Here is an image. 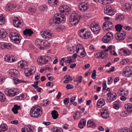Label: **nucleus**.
Returning a JSON list of instances; mask_svg holds the SVG:
<instances>
[{"label": "nucleus", "mask_w": 132, "mask_h": 132, "mask_svg": "<svg viewBox=\"0 0 132 132\" xmlns=\"http://www.w3.org/2000/svg\"><path fill=\"white\" fill-rule=\"evenodd\" d=\"M107 95L108 96L107 99L108 101L109 102L115 100L117 97V94L114 93H112L109 92L107 93Z\"/></svg>", "instance_id": "nucleus-15"}, {"label": "nucleus", "mask_w": 132, "mask_h": 132, "mask_svg": "<svg viewBox=\"0 0 132 132\" xmlns=\"http://www.w3.org/2000/svg\"><path fill=\"white\" fill-rule=\"evenodd\" d=\"M132 75V68L131 67H126L123 70L122 75L126 77H130Z\"/></svg>", "instance_id": "nucleus-9"}, {"label": "nucleus", "mask_w": 132, "mask_h": 132, "mask_svg": "<svg viewBox=\"0 0 132 132\" xmlns=\"http://www.w3.org/2000/svg\"><path fill=\"white\" fill-rule=\"evenodd\" d=\"M7 129V125L5 123L1 124L0 126V132H4L6 131Z\"/></svg>", "instance_id": "nucleus-29"}, {"label": "nucleus", "mask_w": 132, "mask_h": 132, "mask_svg": "<svg viewBox=\"0 0 132 132\" xmlns=\"http://www.w3.org/2000/svg\"><path fill=\"white\" fill-rule=\"evenodd\" d=\"M42 41L39 39H37L35 41V44L37 46H40L42 45Z\"/></svg>", "instance_id": "nucleus-50"}, {"label": "nucleus", "mask_w": 132, "mask_h": 132, "mask_svg": "<svg viewBox=\"0 0 132 132\" xmlns=\"http://www.w3.org/2000/svg\"><path fill=\"white\" fill-rule=\"evenodd\" d=\"M51 114L52 118L54 119H56L59 116L57 112L55 110H54L52 112Z\"/></svg>", "instance_id": "nucleus-34"}, {"label": "nucleus", "mask_w": 132, "mask_h": 132, "mask_svg": "<svg viewBox=\"0 0 132 132\" xmlns=\"http://www.w3.org/2000/svg\"><path fill=\"white\" fill-rule=\"evenodd\" d=\"M101 116L102 117L106 119L108 118L109 116V112L108 110H103L101 112Z\"/></svg>", "instance_id": "nucleus-18"}, {"label": "nucleus", "mask_w": 132, "mask_h": 132, "mask_svg": "<svg viewBox=\"0 0 132 132\" xmlns=\"http://www.w3.org/2000/svg\"><path fill=\"white\" fill-rule=\"evenodd\" d=\"M11 97H13L19 93L18 89L16 88H10Z\"/></svg>", "instance_id": "nucleus-19"}, {"label": "nucleus", "mask_w": 132, "mask_h": 132, "mask_svg": "<svg viewBox=\"0 0 132 132\" xmlns=\"http://www.w3.org/2000/svg\"><path fill=\"white\" fill-rule=\"evenodd\" d=\"M127 111H122L120 113V116L124 117L127 116L128 115V114L127 113Z\"/></svg>", "instance_id": "nucleus-52"}, {"label": "nucleus", "mask_w": 132, "mask_h": 132, "mask_svg": "<svg viewBox=\"0 0 132 132\" xmlns=\"http://www.w3.org/2000/svg\"><path fill=\"white\" fill-rule=\"evenodd\" d=\"M11 56H10L9 55H6L5 57V60L8 62L11 63Z\"/></svg>", "instance_id": "nucleus-47"}, {"label": "nucleus", "mask_w": 132, "mask_h": 132, "mask_svg": "<svg viewBox=\"0 0 132 132\" xmlns=\"http://www.w3.org/2000/svg\"><path fill=\"white\" fill-rule=\"evenodd\" d=\"M105 104L104 100L103 98H101L97 102V106L100 108L103 106Z\"/></svg>", "instance_id": "nucleus-25"}, {"label": "nucleus", "mask_w": 132, "mask_h": 132, "mask_svg": "<svg viewBox=\"0 0 132 132\" xmlns=\"http://www.w3.org/2000/svg\"><path fill=\"white\" fill-rule=\"evenodd\" d=\"M14 26L16 27H21L22 26V24L20 20L17 17L15 18L13 21Z\"/></svg>", "instance_id": "nucleus-17"}, {"label": "nucleus", "mask_w": 132, "mask_h": 132, "mask_svg": "<svg viewBox=\"0 0 132 132\" xmlns=\"http://www.w3.org/2000/svg\"><path fill=\"white\" fill-rule=\"evenodd\" d=\"M67 49L69 51L74 52L76 50V46H72L71 44H70L68 45Z\"/></svg>", "instance_id": "nucleus-30"}, {"label": "nucleus", "mask_w": 132, "mask_h": 132, "mask_svg": "<svg viewBox=\"0 0 132 132\" xmlns=\"http://www.w3.org/2000/svg\"><path fill=\"white\" fill-rule=\"evenodd\" d=\"M89 5L88 2H85L82 3L78 6L79 10L82 12L86 11L89 8Z\"/></svg>", "instance_id": "nucleus-13"}, {"label": "nucleus", "mask_w": 132, "mask_h": 132, "mask_svg": "<svg viewBox=\"0 0 132 132\" xmlns=\"http://www.w3.org/2000/svg\"><path fill=\"white\" fill-rule=\"evenodd\" d=\"M33 33V32L30 29H26L23 31V34L26 36H31Z\"/></svg>", "instance_id": "nucleus-27"}, {"label": "nucleus", "mask_w": 132, "mask_h": 132, "mask_svg": "<svg viewBox=\"0 0 132 132\" xmlns=\"http://www.w3.org/2000/svg\"><path fill=\"white\" fill-rule=\"evenodd\" d=\"M14 82V84L16 85V84L22 82H25L24 81L19 80L17 78H16L13 79Z\"/></svg>", "instance_id": "nucleus-44"}, {"label": "nucleus", "mask_w": 132, "mask_h": 132, "mask_svg": "<svg viewBox=\"0 0 132 132\" xmlns=\"http://www.w3.org/2000/svg\"><path fill=\"white\" fill-rule=\"evenodd\" d=\"M29 70L32 74L34 73L36 71V67L34 66L31 67Z\"/></svg>", "instance_id": "nucleus-55"}, {"label": "nucleus", "mask_w": 132, "mask_h": 132, "mask_svg": "<svg viewBox=\"0 0 132 132\" xmlns=\"http://www.w3.org/2000/svg\"><path fill=\"white\" fill-rule=\"evenodd\" d=\"M119 132H131L130 130L128 128H124L121 130H120Z\"/></svg>", "instance_id": "nucleus-60"}, {"label": "nucleus", "mask_w": 132, "mask_h": 132, "mask_svg": "<svg viewBox=\"0 0 132 132\" xmlns=\"http://www.w3.org/2000/svg\"><path fill=\"white\" fill-rule=\"evenodd\" d=\"M103 90H104L106 89L107 87V85L105 81H104L102 82Z\"/></svg>", "instance_id": "nucleus-58"}, {"label": "nucleus", "mask_w": 132, "mask_h": 132, "mask_svg": "<svg viewBox=\"0 0 132 132\" xmlns=\"http://www.w3.org/2000/svg\"><path fill=\"white\" fill-rule=\"evenodd\" d=\"M78 54L80 53V55H78L79 57H84L86 55V52L85 49L84 47L81 50L77 52Z\"/></svg>", "instance_id": "nucleus-22"}, {"label": "nucleus", "mask_w": 132, "mask_h": 132, "mask_svg": "<svg viewBox=\"0 0 132 132\" xmlns=\"http://www.w3.org/2000/svg\"><path fill=\"white\" fill-rule=\"evenodd\" d=\"M104 13L107 15L112 16L114 14V12L112 7L110 6H107L104 8Z\"/></svg>", "instance_id": "nucleus-16"}, {"label": "nucleus", "mask_w": 132, "mask_h": 132, "mask_svg": "<svg viewBox=\"0 0 132 132\" xmlns=\"http://www.w3.org/2000/svg\"><path fill=\"white\" fill-rule=\"evenodd\" d=\"M125 108L128 113H130L132 111V104L128 103L125 105Z\"/></svg>", "instance_id": "nucleus-26"}, {"label": "nucleus", "mask_w": 132, "mask_h": 132, "mask_svg": "<svg viewBox=\"0 0 132 132\" xmlns=\"http://www.w3.org/2000/svg\"><path fill=\"white\" fill-rule=\"evenodd\" d=\"M126 8L129 10H130L132 9V4L131 3H126Z\"/></svg>", "instance_id": "nucleus-54"}, {"label": "nucleus", "mask_w": 132, "mask_h": 132, "mask_svg": "<svg viewBox=\"0 0 132 132\" xmlns=\"http://www.w3.org/2000/svg\"><path fill=\"white\" fill-rule=\"evenodd\" d=\"M19 72L18 71L15 69H11L10 70L9 75L12 77H16Z\"/></svg>", "instance_id": "nucleus-23"}, {"label": "nucleus", "mask_w": 132, "mask_h": 132, "mask_svg": "<svg viewBox=\"0 0 132 132\" xmlns=\"http://www.w3.org/2000/svg\"><path fill=\"white\" fill-rule=\"evenodd\" d=\"M25 128L27 132H33L34 130L33 127L30 125H25Z\"/></svg>", "instance_id": "nucleus-28"}, {"label": "nucleus", "mask_w": 132, "mask_h": 132, "mask_svg": "<svg viewBox=\"0 0 132 132\" xmlns=\"http://www.w3.org/2000/svg\"><path fill=\"white\" fill-rule=\"evenodd\" d=\"M84 47L81 44H77L76 46V52L81 50L82 48H83Z\"/></svg>", "instance_id": "nucleus-37"}, {"label": "nucleus", "mask_w": 132, "mask_h": 132, "mask_svg": "<svg viewBox=\"0 0 132 132\" xmlns=\"http://www.w3.org/2000/svg\"><path fill=\"white\" fill-rule=\"evenodd\" d=\"M90 29L95 34L99 33L101 30L98 23L96 21L94 22L91 24Z\"/></svg>", "instance_id": "nucleus-6"}, {"label": "nucleus", "mask_w": 132, "mask_h": 132, "mask_svg": "<svg viewBox=\"0 0 132 132\" xmlns=\"http://www.w3.org/2000/svg\"><path fill=\"white\" fill-rule=\"evenodd\" d=\"M10 88H7L6 89L4 90L5 94L11 97Z\"/></svg>", "instance_id": "nucleus-42"}, {"label": "nucleus", "mask_w": 132, "mask_h": 132, "mask_svg": "<svg viewBox=\"0 0 132 132\" xmlns=\"http://www.w3.org/2000/svg\"><path fill=\"white\" fill-rule=\"evenodd\" d=\"M76 96H74L70 98V102H71V104H73V103L76 100Z\"/></svg>", "instance_id": "nucleus-59"}, {"label": "nucleus", "mask_w": 132, "mask_h": 132, "mask_svg": "<svg viewBox=\"0 0 132 132\" xmlns=\"http://www.w3.org/2000/svg\"><path fill=\"white\" fill-rule=\"evenodd\" d=\"M96 70H94L92 72V78L93 79H95L96 76Z\"/></svg>", "instance_id": "nucleus-56"}, {"label": "nucleus", "mask_w": 132, "mask_h": 132, "mask_svg": "<svg viewBox=\"0 0 132 132\" xmlns=\"http://www.w3.org/2000/svg\"><path fill=\"white\" fill-rule=\"evenodd\" d=\"M51 131L52 132H63V130L62 129L55 127L52 128Z\"/></svg>", "instance_id": "nucleus-32"}, {"label": "nucleus", "mask_w": 132, "mask_h": 132, "mask_svg": "<svg viewBox=\"0 0 132 132\" xmlns=\"http://www.w3.org/2000/svg\"><path fill=\"white\" fill-rule=\"evenodd\" d=\"M6 33L5 31L3 29H0V38H4L6 35Z\"/></svg>", "instance_id": "nucleus-33"}, {"label": "nucleus", "mask_w": 132, "mask_h": 132, "mask_svg": "<svg viewBox=\"0 0 132 132\" xmlns=\"http://www.w3.org/2000/svg\"><path fill=\"white\" fill-rule=\"evenodd\" d=\"M73 88V85L71 84H68L66 86V88L67 89H71Z\"/></svg>", "instance_id": "nucleus-64"}, {"label": "nucleus", "mask_w": 132, "mask_h": 132, "mask_svg": "<svg viewBox=\"0 0 132 132\" xmlns=\"http://www.w3.org/2000/svg\"><path fill=\"white\" fill-rule=\"evenodd\" d=\"M24 73H25V75L27 76L28 77L30 76L32 74L31 72H30V70L28 71V70H25Z\"/></svg>", "instance_id": "nucleus-53"}, {"label": "nucleus", "mask_w": 132, "mask_h": 132, "mask_svg": "<svg viewBox=\"0 0 132 132\" xmlns=\"http://www.w3.org/2000/svg\"><path fill=\"white\" fill-rule=\"evenodd\" d=\"M51 57L49 56H41L38 57L37 63L39 65H45L51 61Z\"/></svg>", "instance_id": "nucleus-4"}, {"label": "nucleus", "mask_w": 132, "mask_h": 132, "mask_svg": "<svg viewBox=\"0 0 132 132\" xmlns=\"http://www.w3.org/2000/svg\"><path fill=\"white\" fill-rule=\"evenodd\" d=\"M86 29L83 28L79 31V35L82 38L87 39L90 36V32L89 31H85Z\"/></svg>", "instance_id": "nucleus-7"}, {"label": "nucleus", "mask_w": 132, "mask_h": 132, "mask_svg": "<svg viewBox=\"0 0 132 132\" xmlns=\"http://www.w3.org/2000/svg\"><path fill=\"white\" fill-rule=\"evenodd\" d=\"M42 113L41 108L39 106H37L31 109L30 114L31 117L36 118L39 117Z\"/></svg>", "instance_id": "nucleus-3"}, {"label": "nucleus", "mask_w": 132, "mask_h": 132, "mask_svg": "<svg viewBox=\"0 0 132 132\" xmlns=\"http://www.w3.org/2000/svg\"><path fill=\"white\" fill-rule=\"evenodd\" d=\"M64 78L65 80L63 81V82L64 83H68L69 81H71L72 80V77L68 75H65Z\"/></svg>", "instance_id": "nucleus-31"}, {"label": "nucleus", "mask_w": 132, "mask_h": 132, "mask_svg": "<svg viewBox=\"0 0 132 132\" xmlns=\"http://www.w3.org/2000/svg\"><path fill=\"white\" fill-rule=\"evenodd\" d=\"M126 33L125 31L117 32L115 35L116 39L118 40H123L125 38Z\"/></svg>", "instance_id": "nucleus-10"}, {"label": "nucleus", "mask_w": 132, "mask_h": 132, "mask_svg": "<svg viewBox=\"0 0 132 132\" xmlns=\"http://www.w3.org/2000/svg\"><path fill=\"white\" fill-rule=\"evenodd\" d=\"M24 95L23 94L20 95L19 96H16L15 98L18 100H21L24 99Z\"/></svg>", "instance_id": "nucleus-46"}, {"label": "nucleus", "mask_w": 132, "mask_h": 132, "mask_svg": "<svg viewBox=\"0 0 132 132\" xmlns=\"http://www.w3.org/2000/svg\"><path fill=\"white\" fill-rule=\"evenodd\" d=\"M12 45L11 43H5V49H7L9 50L11 49L12 48Z\"/></svg>", "instance_id": "nucleus-51"}, {"label": "nucleus", "mask_w": 132, "mask_h": 132, "mask_svg": "<svg viewBox=\"0 0 132 132\" xmlns=\"http://www.w3.org/2000/svg\"><path fill=\"white\" fill-rule=\"evenodd\" d=\"M124 17L123 15H118L117 16L116 19L118 21H121L124 19Z\"/></svg>", "instance_id": "nucleus-39"}, {"label": "nucleus", "mask_w": 132, "mask_h": 132, "mask_svg": "<svg viewBox=\"0 0 132 132\" xmlns=\"http://www.w3.org/2000/svg\"><path fill=\"white\" fill-rule=\"evenodd\" d=\"M113 26V24L111 21L107 20L104 23L103 28V30L106 31L111 30Z\"/></svg>", "instance_id": "nucleus-8"}, {"label": "nucleus", "mask_w": 132, "mask_h": 132, "mask_svg": "<svg viewBox=\"0 0 132 132\" xmlns=\"http://www.w3.org/2000/svg\"><path fill=\"white\" fill-rule=\"evenodd\" d=\"M102 40L104 43H107L109 42L110 41V39H109L105 36H104L102 39Z\"/></svg>", "instance_id": "nucleus-49"}, {"label": "nucleus", "mask_w": 132, "mask_h": 132, "mask_svg": "<svg viewBox=\"0 0 132 132\" xmlns=\"http://www.w3.org/2000/svg\"><path fill=\"white\" fill-rule=\"evenodd\" d=\"M59 10L60 12L63 13L65 12L66 15H68L71 12V9L68 6L63 5H61L59 7Z\"/></svg>", "instance_id": "nucleus-11"}, {"label": "nucleus", "mask_w": 132, "mask_h": 132, "mask_svg": "<svg viewBox=\"0 0 132 132\" xmlns=\"http://www.w3.org/2000/svg\"><path fill=\"white\" fill-rule=\"evenodd\" d=\"M121 52L126 55H129L131 53V51L129 50V49H124L122 48L120 49Z\"/></svg>", "instance_id": "nucleus-36"}, {"label": "nucleus", "mask_w": 132, "mask_h": 132, "mask_svg": "<svg viewBox=\"0 0 132 132\" xmlns=\"http://www.w3.org/2000/svg\"><path fill=\"white\" fill-rule=\"evenodd\" d=\"M69 98H65L63 100L64 103L65 105L69 103Z\"/></svg>", "instance_id": "nucleus-62"}, {"label": "nucleus", "mask_w": 132, "mask_h": 132, "mask_svg": "<svg viewBox=\"0 0 132 132\" xmlns=\"http://www.w3.org/2000/svg\"><path fill=\"white\" fill-rule=\"evenodd\" d=\"M54 17L51 19L49 23V25L52 26H56L61 22H64L66 20L64 16L62 14L59 13L55 14Z\"/></svg>", "instance_id": "nucleus-1"}, {"label": "nucleus", "mask_w": 132, "mask_h": 132, "mask_svg": "<svg viewBox=\"0 0 132 132\" xmlns=\"http://www.w3.org/2000/svg\"><path fill=\"white\" fill-rule=\"evenodd\" d=\"M81 16L78 14L77 12H73L71 14L69 19L70 23L72 25H75L79 22Z\"/></svg>", "instance_id": "nucleus-2"}, {"label": "nucleus", "mask_w": 132, "mask_h": 132, "mask_svg": "<svg viewBox=\"0 0 132 132\" xmlns=\"http://www.w3.org/2000/svg\"><path fill=\"white\" fill-rule=\"evenodd\" d=\"M125 92V90L123 89H120L118 92V94L119 95H122Z\"/></svg>", "instance_id": "nucleus-57"}, {"label": "nucleus", "mask_w": 132, "mask_h": 132, "mask_svg": "<svg viewBox=\"0 0 132 132\" xmlns=\"http://www.w3.org/2000/svg\"><path fill=\"white\" fill-rule=\"evenodd\" d=\"M29 11L31 12H35L36 11V8L34 7H30L29 9Z\"/></svg>", "instance_id": "nucleus-61"}, {"label": "nucleus", "mask_w": 132, "mask_h": 132, "mask_svg": "<svg viewBox=\"0 0 132 132\" xmlns=\"http://www.w3.org/2000/svg\"><path fill=\"white\" fill-rule=\"evenodd\" d=\"M5 97L4 95L0 92V101L1 102H4L5 100Z\"/></svg>", "instance_id": "nucleus-45"}, {"label": "nucleus", "mask_w": 132, "mask_h": 132, "mask_svg": "<svg viewBox=\"0 0 132 132\" xmlns=\"http://www.w3.org/2000/svg\"><path fill=\"white\" fill-rule=\"evenodd\" d=\"M122 26L121 24H118L115 26V28L116 30L118 32H120V31L122 30Z\"/></svg>", "instance_id": "nucleus-38"}, {"label": "nucleus", "mask_w": 132, "mask_h": 132, "mask_svg": "<svg viewBox=\"0 0 132 132\" xmlns=\"http://www.w3.org/2000/svg\"><path fill=\"white\" fill-rule=\"evenodd\" d=\"M39 8L40 10L44 11L47 10V7L45 5H42L39 6Z\"/></svg>", "instance_id": "nucleus-41"}, {"label": "nucleus", "mask_w": 132, "mask_h": 132, "mask_svg": "<svg viewBox=\"0 0 132 132\" xmlns=\"http://www.w3.org/2000/svg\"><path fill=\"white\" fill-rule=\"evenodd\" d=\"M6 10L8 11L11 12L14 8V5L11 4H7L5 7Z\"/></svg>", "instance_id": "nucleus-24"}, {"label": "nucleus", "mask_w": 132, "mask_h": 132, "mask_svg": "<svg viewBox=\"0 0 132 132\" xmlns=\"http://www.w3.org/2000/svg\"><path fill=\"white\" fill-rule=\"evenodd\" d=\"M96 2H99L101 4L106 5L112 3L114 0H94Z\"/></svg>", "instance_id": "nucleus-20"}, {"label": "nucleus", "mask_w": 132, "mask_h": 132, "mask_svg": "<svg viewBox=\"0 0 132 132\" xmlns=\"http://www.w3.org/2000/svg\"><path fill=\"white\" fill-rule=\"evenodd\" d=\"M50 45V43H48L47 41H46L43 42V46L45 48H48L49 47Z\"/></svg>", "instance_id": "nucleus-48"}, {"label": "nucleus", "mask_w": 132, "mask_h": 132, "mask_svg": "<svg viewBox=\"0 0 132 132\" xmlns=\"http://www.w3.org/2000/svg\"><path fill=\"white\" fill-rule=\"evenodd\" d=\"M86 120L84 119H81L78 124L79 127L81 129L84 128L86 126Z\"/></svg>", "instance_id": "nucleus-21"}, {"label": "nucleus", "mask_w": 132, "mask_h": 132, "mask_svg": "<svg viewBox=\"0 0 132 132\" xmlns=\"http://www.w3.org/2000/svg\"><path fill=\"white\" fill-rule=\"evenodd\" d=\"M5 22V18L3 15H0V25L4 24Z\"/></svg>", "instance_id": "nucleus-43"}, {"label": "nucleus", "mask_w": 132, "mask_h": 132, "mask_svg": "<svg viewBox=\"0 0 132 132\" xmlns=\"http://www.w3.org/2000/svg\"><path fill=\"white\" fill-rule=\"evenodd\" d=\"M5 43L1 42L0 43V48L3 49H5Z\"/></svg>", "instance_id": "nucleus-63"}, {"label": "nucleus", "mask_w": 132, "mask_h": 132, "mask_svg": "<svg viewBox=\"0 0 132 132\" xmlns=\"http://www.w3.org/2000/svg\"><path fill=\"white\" fill-rule=\"evenodd\" d=\"M40 34L43 38L47 40L51 38L52 33L50 31L45 30L41 32Z\"/></svg>", "instance_id": "nucleus-12"}, {"label": "nucleus", "mask_w": 132, "mask_h": 132, "mask_svg": "<svg viewBox=\"0 0 132 132\" xmlns=\"http://www.w3.org/2000/svg\"><path fill=\"white\" fill-rule=\"evenodd\" d=\"M9 37L16 44L20 43L21 38V37L16 32L10 33L9 34Z\"/></svg>", "instance_id": "nucleus-5"}, {"label": "nucleus", "mask_w": 132, "mask_h": 132, "mask_svg": "<svg viewBox=\"0 0 132 132\" xmlns=\"http://www.w3.org/2000/svg\"><path fill=\"white\" fill-rule=\"evenodd\" d=\"M18 67L20 70H25L27 69L28 63L25 61H21L18 63Z\"/></svg>", "instance_id": "nucleus-14"}, {"label": "nucleus", "mask_w": 132, "mask_h": 132, "mask_svg": "<svg viewBox=\"0 0 132 132\" xmlns=\"http://www.w3.org/2000/svg\"><path fill=\"white\" fill-rule=\"evenodd\" d=\"M119 101H116L114 102V104L113 105V108L116 109H118L119 108Z\"/></svg>", "instance_id": "nucleus-40"}, {"label": "nucleus", "mask_w": 132, "mask_h": 132, "mask_svg": "<svg viewBox=\"0 0 132 132\" xmlns=\"http://www.w3.org/2000/svg\"><path fill=\"white\" fill-rule=\"evenodd\" d=\"M96 123L93 122L90 120H88L87 121V126L89 127H94L96 126Z\"/></svg>", "instance_id": "nucleus-35"}]
</instances>
